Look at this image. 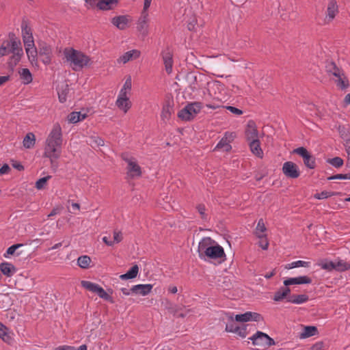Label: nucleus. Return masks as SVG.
Here are the masks:
<instances>
[{
    "instance_id": "603ef678",
    "label": "nucleus",
    "mask_w": 350,
    "mask_h": 350,
    "mask_svg": "<svg viewBox=\"0 0 350 350\" xmlns=\"http://www.w3.org/2000/svg\"><path fill=\"white\" fill-rule=\"evenodd\" d=\"M22 245V244H15L11 245L8 248L6 253L4 254V256L5 258H8L9 255H12L15 252V251Z\"/></svg>"
},
{
    "instance_id": "3c124183",
    "label": "nucleus",
    "mask_w": 350,
    "mask_h": 350,
    "mask_svg": "<svg viewBox=\"0 0 350 350\" xmlns=\"http://www.w3.org/2000/svg\"><path fill=\"white\" fill-rule=\"evenodd\" d=\"M131 89H132V79H131V77L129 76L126 79L121 90L131 92Z\"/></svg>"
},
{
    "instance_id": "338daca9",
    "label": "nucleus",
    "mask_w": 350,
    "mask_h": 350,
    "mask_svg": "<svg viewBox=\"0 0 350 350\" xmlns=\"http://www.w3.org/2000/svg\"><path fill=\"white\" fill-rule=\"evenodd\" d=\"M152 0H144V8L142 12L148 13V10L151 5V2Z\"/></svg>"
},
{
    "instance_id": "b1692460",
    "label": "nucleus",
    "mask_w": 350,
    "mask_h": 350,
    "mask_svg": "<svg viewBox=\"0 0 350 350\" xmlns=\"http://www.w3.org/2000/svg\"><path fill=\"white\" fill-rule=\"evenodd\" d=\"M0 270L3 275L7 277H11L16 273L15 267L10 262H2L0 264Z\"/></svg>"
},
{
    "instance_id": "774afa93",
    "label": "nucleus",
    "mask_w": 350,
    "mask_h": 350,
    "mask_svg": "<svg viewBox=\"0 0 350 350\" xmlns=\"http://www.w3.org/2000/svg\"><path fill=\"white\" fill-rule=\"evenodd\" d=\"M55 350H76L72 346L63 345L57 347Z\"/></svg>"
},
{
    "instance_id": "c03bdc74",
    "label": "nucleus",
    "mask_w": 350,
    "mask_h": 350,
    "mask_svg": "<svg viewBox=\"0 0 350 350\" xmlns=\"http://www.w3.org/2000/svg\"><path fill=\"white\" fill-rule=\"evenodd\" d=\"M51 178V176H46L45 177L39 178L36 182V188L38 190L42 189L45 187L47 181Z\"/></svg>"
},
{
    "instance_id": "5701e85b",
    "label": "nucleus",
    "mask_w": 350,
    "mask_h": 350,
    "mask_svg": "<svg viewBox=\"0 0 350 350\" xmlns=\"http://www.w3.org/2000/svg\"><path fill=\"white\" fill-rule=\"evenodd\" d=\"M19 78L23 85H29L33 81V75L27 68H20L18 71Z\"/></svg>"
},
{
    "instance_id": "de8ad7c7",
    "label": "nucleus",
    "mask_w": 350,
    "mask_h": 350,
    "mask_svg": "<svg viewBox=\"0 0 350 350\" xmlns=\"http://www.w3.org/2000/svg\"><path fill=\"white\" fill-rule=\"evenodd\" d=\"M68 121L70 123L75 124L80 122V119L79 118V114L77 111H72L70 113L68 116Z\"/></svg>"
},
{
    "instance_id": "f704fd0d",
    "label": "nucleus",
    "mask_w": 350,
    "mask_h": 350,
    "mask_svg": "<svg viewBox=\"0 0 350 350\" xmlns=\"http://www.w3.org/2000/svg\"><path fill=\"white\" fill-rule=\"evenodd\" d=\"M98 9L100 10H109L113 8V5H116L118 1L117 0H100Z\"/></svg>"
},
{
    "instance_id": "58836bf2",
    "label": "nucleus",
    "mask_w": 350,
    "mask_h": 350,
    "mask_svg": "<svg viewBox=\"0 0 350 350\" xmlns=\"http://www.w3.org/2000/svg\"><path fill=\"white\" fill-rule=\"evenodd\" d=\"M68 93V86L66 85L64 87L58 88L57 89V94L58 98L60 103H64L66 101L67 94Z\"/></svg>"
},
{
    "instance_id": "f8f14e48",
    "label": "nucleus",
    "mask_w": 350,
    "mask_h": 350,
    "mask_svg": "<svg viewBox=\"0 0 350 350\" xmlns=\"http://www.w3.org/2000/svg\"><path fill=\"white\" fill-rule=\"evenodd\" d=\"M21 33L25 46L35 44L32 30L31 27H29L28 25L25 22H23L21 25Z\"/></svg>"
},
{
    "instance_id": "20e7f679",
    "label": "nucleus",
    "mask_w": 350,
    "mask_h": 350,
    "mask_svg": "<svg viewBox=\"0 0 350 350\" xmlns=\"http://www.w3.org/2000/svg\"><path fill=\"white\" fill-rule=\"evenodd\" d=\"M207 85V94L204 92L205 100L213 99L221 101L225 99V87L221 82L214 81L208 82Z\"/></svg>"
},
{
    "instance_id": "f3484780",
    "label": "nucleus",
    "mask_w": 350,
    "mask_h": 350,
    "mask_svg": "<svg viewBox=\"0 0 350 350\" xmlns=\"http://www.w3.org/2000/svg\"><path fill=\"white\" fill-rule=\"evenodd\" d=\"M153 285L151 284H136L132 286V293L135 295L146 296L150 293Z\"/></svg>"
},
{
    "instance_id": "5fc2aeb1",
    "label": "nucleus",
    "mask_w": 350,
    "mask_h": 350,
    "mask_svg": "<svg viewBox=\"0 0 350 350\" xmlns=\"http://www.w3.org/2000/svg\"><path fill=\"white\" fill-rule=\"evenodd\" d=\"M96 293L99 296V297L105 300H108L110 297L107 292L100 286H98Z\"/></svg>"
},
{
    "instance_id": "09e8293b",
    "label": "nucleus",
    "mask_w": 350,
    "mask_h": 350,
    "mask_svg": "<svg viewBox=\"0 0 350 350\" xmlns=\"http://www.w3.org/2000/svg\"><path fill=\"white\" fill-rule=\"evenodd\" d=\"M328 180H350V174H338L334 176H331L327 178Z\"/></svg>"
},
{
    "instance_id": "c9c22d12",
    "label": "nucleus",
    "mask_w": 350,
    "mask_h": 350,
    "mask_svg": "<svg viewBox=\"0 0 350 350\" xmlns=\"http://www.w3.org/2000/svg\"><path fill=\"white\" fill-rule=\"evenodd\" d=\"M350 269V264L343 260H339L334 262V270L338 271H345Z\"/></svg>"
},
{
    "instance_id": "1a4fd4ad",
    "label": "nucleus",
    "mask_w": 350,
    "mask_h": 350,
    "mask_svg": "<svg viewBox=\"0 0 350 350\" xmlns=\"http://www.w3.org/2000/svg\"><path fill=\"white\" fill-rule=\"evenodd\" d=\"M283 174L289 178H297L300 176V171L297 164L292 161L284 163L282 168Z\"/></svg>"
},
{
    "instance_id": "37998d69",
    "label": "nucleus",
    "mask_w": 350,
    "mask_h": 350,
    "mask_svg": "<svg viewBox=\"0 0 350 350\" xmlns=\"http://www.w3.org/2000/svg\"><path fill=\"white\" fill-rule=\"evenodd\" d=\"M327 162L336 168L340 167L344 163L343 159L339 157L329 159L327 160Z\"/></svg>"
},
{
    "instance_id": "c85d7f7f",
    "label": "nucleus",
    "mask_w": 350,
    "mask_h": 350,
    "mask_svg": "<svg viewBox=\"0 0 350 350\" xmlns=\"http://www.w3.org/2000/svg\"><path fill=\"white\" fill-rule=\"evenodd\" d=\"M117 107L124 113L131 108L132 103L130 99H118L116 101Z\"/></svg>"
},
{
    "instance_id": "a19ab883",
    "label": "nucleus",
    "mask_w": 350,
    "mask_h": 350,
    "mask_svg": "<svg viewBox=\"0 0 350 350\" xmlns=\"http://www.w3.org/2000/svg\"><path fill=\"white\" fill-rule=\"evenodd\" d=\"M91 259L88 256H79L77 259L78 265L82 269H87L89 267Z\"/></svg>"
},
{
    "instance_id": "0e129e2a",
    "label": "nucleus",
    "mask_w": 350,
    "mask_h": 350,
    "mask_svg": "<svg viewBox=\"0 0 350 350\" xmlns=\"http://www.w3.org/2000/svg\"><path fill=\"white\" fill-rule=\"evenodd\" d=\"M259 246L264 250L268 248L269 243L267 239V237L263 239H260Z\"/></svg>"
},
{
    "instance_id": "aec40b11",
    "label": "nucleus",
    "mask_w": 350,
    "mask_h": 350,
    "mask_svg": "<svg viewBox=\"0 0 350 350\" xmlns=\"http://www.w3.org/2000/svg\"><path fill=\"white\" fill-rule=\"evenodd\" d=\"M245 136L249 142L258 139V132L256 124L253 121L248 122L245 129Z\"/></svg>"
},
{
    "instance_id": "c756f323",
    "label": "nucleus",
    "mask_w": 350,
    "mask_h": 350,
    "mask_svg": "<svg viewBox=\"0 0 350 350\" xmlns=\"http://www.w3.org/2000/svg\"><path fill=\"white\" fill-rule=\"evenodd\" d=\"M232 146L230 144V142L228 140L226 134L225 137H222L216 145L215 150H221L224 152H228L231 150Z\"/></svg>"
},
{
    "instance_id": "13d9d810",
    "label": "nucleus",
    "mask_w": 350,
    "mask_h": 350,
    "mask_svg": "<svg viewBox=\"0 0 350 350\" xmlns=\"http://www.w3.org/2000/svg\"><path fill=\"white\" fill-rule=\"evenodd\" d=\"M131 92H127L126 90H120L118 95V99H130Z\"/></svg>"
},
{
    "instance_id": "9d476101",
    "label": "nucleus",
    "mask_w": 350,
    "mask_h": 350,
    "mask_svg": "<svg viewBox=\"0 0 350 350\" xmlns=\"http://www.w3.org/2000/svg\"><path fill=\"white\" fill-rule=\"evenodd\" d=\"M124 160L128 163L127 175L131 178L139 177L142 174V170L135 160L133 158H127L124 159Z\"/></svg>"
},
{
    "instance_id": "864d4df0",
    "label": "nucleus",
    "mask_w": 350,
    "mask_h": 350,
    "mask_svg": "<svg viewBox=\"0 0 350 350\" xmlns=\"http://www.w3.org/2000/svg\"><path fill=\"white\" fill-rule=\"evenodd\" d=\"M122 233L121 231L115 230L113 231V245L115 243H118L122 240Z\"/></svg>"
},
{
    "instance_id": "a18cd8bd",
    "label": "nucleus",
    "mask_w": 350,
    "mask_h": 350,
    "mask_svg": "<svg viewBox=\"0 0 350 350\" xmlns=\"http://www.w3.org/2000/svg\"><path fill=\"white\" fill-rule=\"evenodd\" d=\"M319 265L321 269L329 271L334 270V262L333 261L323 260L321 262Z\"/></svg>"
},
{
    "instance_id": "e433bc0d",
    "label": "nucleus",
    "mask_w": 350,
    "mask_h": 350,
    "mask_svg": "<svg viewBox=\"0 0 350 350\" xmlns=\"http://www.w3.org/2000/svg\"><path fill=\"white\" fill-rule=\"evenodd\" d=\"M310 262L299 260H297V261H294L291 263H288V265H286V269H291L293 268L301 267H310Z\"/></svg>"
},
{
    "instance_id": "a878e982",
    "label": "nucleus",
    "mask_w": 350,
    "mask_h": 350,
    "mask_svg": "<svg viewBox=\"0 0 350 350\" xmlns=\"http://www.w3.org/2000/svg\"><path fill=\"white\" fill-rule=\"evenodd\" d=\"M291 290L288 286H284L279 289L275 293L273 296V300L275 301H280L284 298L287 299V297L290 295Z\"/></svg>"
},
{
    "instance_id": "ea45409f",
    "label": "nucleus",
    "mask_w": 350,
    "mask_h": 350,
    "mask_svg": "<svg viewBox=\"0 0 350 350\" xmlns=\"http://www.w3.org/2000/svg\"><path fill=\"white\" fill-rule=\"evenodd\" d=\"M81 284L84 288L95 293L99 286L97 284L86 280H82L81 282Z\"/></svg>"
},
{
    "instance_id": "9b49d317",
    "label": "nucleus",
    "mask_w": 350,
    "mask_h": 350,
    "mask_svg": "<svg viewBox=\"0 0 350 350\" xmlns=\"http://www.w3.org/2000/svg\"><path fill=\"white\" fill-rule=\"evenodd\" d=\"M234 319L239 322H247V321H256L258 322L262 320L261 314L257 312H246L243 314L235 315Z\"/></svg>"
},
{
    "instance_id": "a211bd4d",
    "label": "nucleus",
    "mask_w": 350,
    "mask_h": 350,
    "mask_svg": "<svg viewBox=\"0 0 350 350\" xmlns=\"http://www.w3.org/2000/svg\"><path fill=\"white\" fill-rule=\"evenodd\" d=\"M0 338L5 342L11 345L14 342L12 332L0 322Z\"/></svg>"
},
{
    "instance_id": "bb28decb",
    "label": "nucleus",
    "mask_w": 350,
    "mask_h": 350,
    "mask_svg": "<svg viewBox=\"0 0 350 350\" xmlns=\"http://www.w3.org/2000/svg\"><path fill=\"white\" fill-rule=\"evenodd\" d=\"M25 49L29 62L31 64L37 62L38 51L35 44H31L30 46H25Z\"/></svg>"
},
{
    "instance_id": "393cba45",
    "label": "nucleus",
    "mask_w": 350,
    "mask_h": 350,
    "mask_svg": "<svg viewBox=\"0 0 350 350\" xmlns=\"http://www.w3.org/2000/svg\"><path fill=\"white\" fill-rule=\"evenodd\" d=\"M250 148L252 152L259 158H262L263 151L260 147L259 139H255L250 142Z\"/></svg>"
},
{
    "instance_id": "423d86ee",
    "label": "nucleus",
    "mask_w": 350,
    "mask_h": 350,
    "mask_svg": "<svg viewBox=\"0 0 350 350\" xmlns=\"http://www.w3.org/2000/svg\"><path fill=\"white\" fill-rule=\"evenodd\" d=\"M326 70L330 76L332 75L336 77L334 80L339 88L344 90L349 86L348 81L345 77H342V71L336 66L335 63H328L326 66Z\"/></svg>"
},
{
    "instance_id": "39448f33",
    "label": "nucleus",
    "mask_w": 350,
    "mask_h": 350,
    "mask_svg": "<svg viewBox=\"0 0 350 350\" xmlns=\"http://www.w3.org/2000/svg\"><path fill=\"white\" fill-rule=\"evenodd\" d=\"M202 108L201 103L193 102L187 104L178 111V116L183 120L189 121L193 119Z\"/></svg>"
},
{
    "instance_id": "6e6d98bb",
    "label": "nucleus",
    "mask_w": 350,
    "mask_h": 350,
    "mask_svg": "<svg viewBox=\"0 0 350 350\" xmlns=\"http://www.w3.org/2000/svg\"><path fill=\"white\" fill-rule=\"evenodd\" d=\"M96 293L99 296V297L105 300H108L110 297L107 292L100 286H98Z\"/></svg>"
},
{
    "instance_id": "7c9ffc66",
    "label": "nucleus",
    "mask_w": 350,
    "mask_h": 350,
    "mask_svg": "<svg viewBox=\"0 0 350 350\" xmlns=\"http://www.w3.org/2000/svg\"><path fill=\"white\" fill-rule=\"evenodd\" d=\"M317 333V328L315 326H305L299 334L301 339L307 338L314 336Z\"/></svg>"
},
{
    "instance_id": "6ab92c4d",
    "label": "nucleus",
    "mask_w": 350,
    "mask_h": 350,
    "mask_svg": "<svg viewBox=\"0 0 350 350\" xmlns=\"http://www.w3.org/2000/svg\"><path fill=\"white\" fill-rule=\"evenodd\" d=\"M312 282V280L306 276L301 275L295 278H290L284 281V284L286 286H288L290 285L293 284H310Z\"/></svg>"
},
{
    "instance_id": "412c9836",
    "label": "nucleus",
    "mask_w": 350,
    "mask_h": 350,
    "mask_svg": "<svg viewBox=\"0 0 350 350\" xmlns=\"http://www.w3.org/2000/svg\"><path fill=\"white\" fill-rule=\"evenodd\" d=\"M162 57L165 68L168 74L172 72L173 67V55L169 49H166L162 53Z\"/></svg>"
},
{
    "instance_id": "8fccbe9b",
    "label": "nucleus",
    "mask_w": 350,
    "mask_h": 350,
    "mask_svg": "<svg viewBox=\"0 0 350 350\" xmlns=\"http://www.w3.org/2000/svg\"><path fill=\"white\" fill-rule=\"evenodd\" d=\"M10 53V43L8 42L6 44L3 43L0 47V57L7 55Z\"/></svg>"
},
{
    "instance_id": "79ce46f5",
    "label": "nucleus",
    "mask_w": 350,
    "mask_h": 350,
    "mask_svg": "<svg viewBox=\"0 0 350 350\" xmlns=\"http://www.w3.org/2000/svg\"><path fill=\"white\" fill-rule=\"evenodd\" d=\"M12 53V55L10 58L8 64L10 67L13 68L20 62L23 53H19L18 52Z\"/></svg>"
},
{
    "instance_id": "680f3d73",
    "label": "nucleus",
    "mask_w": 350,
    "mask_h": 350,
    "mask_svg": "<svg viewBox=\"0 0 350 350\" xmlns=\"http://www.w3.org/2000/svg\"><path fill=\"white\" fill-rule=\"evenodd\" d=\"M40 55H45L49 56L51 53V49L49 46L45 44L44 46L40 47Z\"/></svg>"
},
{
    "instance_id": "49530a36",
    "label": "nucleus",
    "mask_w": 350,
    "mask_h": 350,
    "mask_svg": "<svg viewBox=\"0 0 350 350\" xmlns=\"http://www.w3.org/2000/svg\"><path fill=\"white\" fill-rule=\"evenodd\" d=\"M196 209L203 220H207L208 215L206 213V208L204 204H198L196 206Z\"/></svg>"
},
{
    "instance_id": "dca6fc26",
    "label": "nucleus",
    "mask_w": 350,
    "mask_h": 350,
    "mask_svg": "<svg viewBox=\"0 0 350 350\" xmlns=\"http://www.w3.org/2000/svg\"><path fill=\"white\" fill-rule=\"evenodd\" d=\"M338 13V6L335 0H331L327 8V14L325 18V21L326 23L331 22Z\"/></svg>"
},
{
    "instance_id": "0eeeda50",
    "label": "nucleus",
    "mask_w": 350,
    "mask_h": 350,
    "mask_svg": "<svg viewBox=\"0 0 350 350\" xmlns=\"http://www.w3.org/2000/svg\"><path fill=\"white\" fill-rule=\"evenodd\" d=\"M252 344L255 346L261 347H270L275 344L273 339L270 338L267 334L258 331L249 338Z\"/></svg>"
},
{
    "instance_id": "4d7b16f0",
    "label": "nucleus",
    "mask_w": 350,
    "mask_h": 350,
    "mask_svg": "<svg viewBox=\"0 0 350 350\" xmlns=\"http://www.w3.org/2000/svg\"><path fill=\"white\" fill-rule=\"evenodd\" d=\"M329 196H331V193L326 191H321V193H317L314 196V198L318 200L326 199Z\"/></svg>"
},
{
    "instance_id": "4be33fe9",
    "label": "nucleus",
    "mask_w": 350,
    "mask_h": 350,
    "mask_svg": "<svg viewBox=\"0 0 350 350\" xmlns=\"http://www.w3.org/2000/svg\"><path fill=\"white\" fill-rule=\"evenodd\" d=\"M129 21L127 16L121 15L112 18L111 22L118 29L124 30L126 28Z\"/></svg>"
},
{
    "instance_id": "052dcab7",
    "label": "nucleus",
    "mask_w": 350,
    "mask_h": 350,
    "mask_svg": "<svg viewBox=\"0 0 350 350\" xmlns=\"http://www.w3.org/2000/svg\"><path fill=\"white\" fill-rule=\"evenodd\" d=\"M100 0H85V6L88 8H97L98 5V3Z\"/></svg>"
},
{
    "instance_id": "6e6552de",
    "label": "nucleus",
    "mask_w": 350,
    "mask_h": 350,
    "mask_svg": "<svg viewBox=\"0 0 350 350\" xmlns=\"http://www.w3.org/2000/svg\"><path fill=\"white\" fill-rule=\"evenodd\" d=\"M294 153L299 154L304 159V165L309 169H314L316 166L315 159L304 147H299L293 150Z\"/></svg>"
},
{
    "instance_id": "7ed1b4c3",
    "label": "nucleus",
    "mask_w": 350,
    "mask_h": 350,
    "mask_svg": "<svg viewBox=\"0 0 350 350\" xmlns=\"http://www.w3.org/2000/svg\"><path fill=\"white\" fill-rule=\"evenodd\" d=\"M65 62L74 71H79L92 64L91 58L81 51L66 47L63 51Z\"/></svg>"
},
{
    "instance_id": "4c0bfd02",
    "label": "nucleus",
    "mask_w": 350,
    "mask_h": 350,
    "mask_svg": "<svg viewBox=\"0 0 350 350\" xmlns=\"http://www.w3.org/2000/svg\"><path fill=\"white\" fill-rule=\"evenodd\" d=\"M10 43V50L11 53H23V49L21 48V44L20 40H11Z\"/></svg>"
},
{
    "instance_id": "e2e57ef3",
    "label": "nucleus",
    "mask_w": 350,
    "mask_h": 350,
    "mask_svg": "<svg viewBox=\"0 0 350 350\" xmlns=\"http://www.w3.org/2000/svg\"><path fill=\"white\" fill-rule=\"evenodd\" d=\"M226 109H228L229 111H230L231 113H234V114H236L237 116H240L241 114H243V111L235 107H233V106H226Z\"/></svg>"
},
{
    "instance_id": "cd10ccee",
    "label": "nucleus",
    "mask_w": 350,
    "mask_h": 350,
    "mask_svg": "<svg viewBox=\"0 0 350 350\" xmlns=\"http://www.w3.org/2000/svg\"><path fill=\"white\" fill-rule=\"evenodd\" d=\"M308 300V296L304 294L293 295L287 297V301L294 304H301Z\"/></svg>"
},
{
    "instance_id": "bf43d9fd",
    "label": "nucleus",
    "mask_w": 350,
    "mask_h": 350,
    "mask_svg": "<svg viewBox=\"0 0 350 350\" xmlns=\"http://www.w3.org/2000/svg\"><path fill=\"white\" fill-rule=\"evenodd\" d=\"M239 330V327L234 326L232 322L228 323L226 325V331L228 332L237 333Z\"/></svg>"
},
{
    "instance_id": "69168bd1",
    "label": "nucleus",
    "mask_w": 350,
    "mask_h": 350,
    "mask_svg": "<svg viewBox=\"0 0 350 350\" xmlns=\"http://www.w3.org/2000/svg\"><path fill=\"white\" fill-rule=\"evenodd\" d=\"M10 170V166L8 164H4L0 168V174L3 175V174H8Z\"/></svg>"
},
{
    "instance_id": "2eb2a0df",
    "label": "nucleus",
    "mask_w": 350,
    "mask_h": 350,
    "mask_svg": "<svg viewBox=\"0 0 350 350\" xmlns=\"http://www.w3.org/2000/svg\"><path fill=\"white\" fill-rule=\"evenodd\" d=\"M202 78H204V77L201 75H197L193 73L187 75V79L189 83V88L192 91H196L202 87L200 82L202 81Z\"/></svg>"
},
{
    "instance_id": "ddd939ff",
    "label": "nucleus",
    "mask_w": 350,
    "mask_h": 350,
    "mask_svg": "<svg viewBox=\"0 0 350 350\" xmlns=\"http://www.w3.org/2000/svg\"><path fill=\"white\" fill-rule=\"evenodd\" d=\"M141 52L137 49L126 51L117 59L118 64H125L139 57Z\"/></svg>"
},
{
    "instance_id": "473e14b6",
    "label": "nucleus",
    "mask_w": 350,
    "mask_h": 350,
    "mask_svg": "<svg viewBox=\"0 0 350 350\" xmlns=\"http://www.w3.org/2000/svg\"><path fill=\"white\" fill-rule=\"evenodd\" d=\"M139 272V267L133 265L126 273L120 275V278L122 280L133 279L137 277Z\"/></svg>"
},
{
    "instance_id": "72a5a7b5",
    "label": "nucleus",
    "mask_w": 350,
    "mask_h": 350,
    "mask_svg": "<svg viewBox=\"0 0 350 350\" xmlns=\"http://www.w3.org/2000/svg\"><path fill=\"white\" fill-rule=\"evenodd\" d=\"M36 143V137L33 133H27L23 139V144L25 148L29 149L33 147Z\"/></svg>"
},
{
    "instance_id": "f03ea898",
    "label": "nucleus",
    "mask_w": 350,
    "mask_h": 350,
    "mask_svg": "<svg viewBox=\"0 0 350 350\" xmlns=\"http://www.w3.org/2000/svg\"><path fill=\"white\" fill-rule=\"evenodd\" d=\"M198 253L199 258L205 261L226 256L224 248L210 237H204L199 242Z\"/></svg>"
},
{
    "instance_id": "2f4dec72",
    "label": "nucleus",
    "mask_w": 350,
    "mask_h": 350,
    "mask_svg": "<svg viewBox=\"0 0 350 350\" xmlns=\"http://www.w3.org/2000/svg\"><path fill=\"white\" fill-rule=\"evenodd\" d=\"M267 228L262 219H260L258 221L257 226L255 229V234L259 239H263L267 237L265 232Z\"/></svg>"
},
{
    "instance_id": "4468645a",
    "label": "nucleus",
    "mask_w": 350,
    "mask_h": 350,
    "mask_svg": "<svg viewBox=\"0 0 350 350\" xmlns=\"http://www.w3.org/2000/svg\"><path fill=\"white\" fill-rule=\"evenodd\" d=\"M148 13L142 12L141 16L137 23V29L139 33L146 36L148 33Z\"/></svg>"
},
{
    "instance_id": "f257e3e1",
    "label": "nucleus",
    "mask_w": 350,
    "mask_h": 350,
    "mask_svg": "<svg viewBox=\"0 0 350 350\" xmlns=\"http://www.w3.org/2000/svg\"><path fill=\"white\" fill-rule=\"evenodd\" d=\"M62 142V128L56 124L46 139L44 152V156L49 158L51 163L60 157Z\"/></svg>"
}]
</instances>
